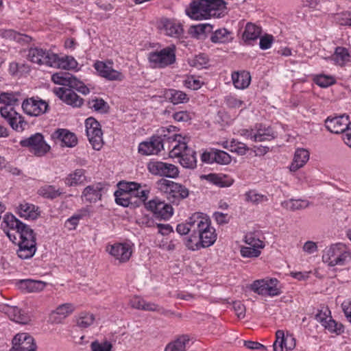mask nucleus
I'll return each instance as SVG.
<instances>
[{
  "label": "nucleus",
  "mask_w": 351,
  "mask_h": 351,
  "mask_svg": "<svg viewBox=\"0 0 351 351\" xmlns=\"http://www.w3.org/2000/svg\"><path fill=\"white\" fill-rule=\"evenodd\" d=\"M36 349L34 338L28 333L22 332L14 337L10 351H36Z\"/></svg>",
  "instance_id": "14"
},
{
  "label": "nucleus",
  "mask_w": 351,
  "mask_h": 351,
  "mask_svg": "<svg viewBox=\"0 0 351 351\" xmlns=\"http://www.w3.org/2000/svg\"><path fill=\"white\" fill-rule=\"evenodd\" d=\"M213 26L210 24H199L193 25L189 30V34L194 38L204 39L207 33L212 32Z\"/></svg>",
  "instance_id": "33"
},
{
  "label": "nucleus",
  "mask_w": 351,
  "mask_h": 351,
  "mask_svg": "<svg viewBox=\"0 0 351 351\" xmlns=\"http://www.w3.org/2000/svg\"><path fill=\"white\" fill-rule=\"evenodd\" d=\"M244 241L247 246L250 247L256 248L258 247L261 249H263L265 247L263 241L257 238L253 233L247 234L245 237Z\"/></svg>",
  "instance_id": "52"
},
{
  "label": "nucleus",
  "mask_w": 351,
  "mask_h": 351,
  "mask_svg": "<svg viewBox=\"0 0 351 351\" xmlns=\"http://www.w3.org/2000/svg\"><path fill=\"white\" fill-rule=\"evenodd\" d=\"M157 188L161 192L166 193L167 198L173 204L188 197V189L178 183L166 179H160L156 183Z\"/></svg>",
  "instance_id": "6"
},
{
  "label": "nucleus",
  "mask_w": 351,
  "mask_h": 351,
  "mask_svg": "<svg viewBox=\"0 0 351 351\" xmlns=\"http://www.w3.org/2000/svg\"><path fill=\"white\" fill-rule=\"evenodd\" d=\"M54 93L65 104L73 108L81 107L84 100L71 88H56Z\"/></svg>",
  "instance_id": "16"
},
{
  "label": "nucleus",
  "mask_w": 351,
  "mask_h": 351,
  "mask_svg": "<svg viewBox=\"0 0 351 351\" xmlns=\"http://www.w3.org/2000/svg\"><path fill=\"white\" fill-rule=\"evenodd\" d=\"M179 175V171L178 167L173 165L166 162V168L165 170V176L164 177H167L170 178H176Z\"/></svg>",
  "instance_id": "61"
},
{
  "label": "nucleus",
  "mask_w": 351,
  "mask_h": 351,
  "mask_svg": "<svg viewBox=\"0 0 351 351\" xmlns=\"http://www.w3.org/2000/svg\"><path fill=\"white\" fill-rule=\"evenodd\" d=\"M91 351H112V344L107 340H95L90 345Z\"/></svg>",
  "instance_id": "47"
},
{
  "label": "nucleus",
  "mask_w": 351,
  "mask_h": 351,
  "mask_svg": "<svg viewBox=\"0 0 351 351\" xmlns=\"http://www.w3.org/2000/svg\"><path fill=\"white\" fill-rule=\"evenodd\" d=\"M119 191L123 193H127L129 195L133 196L134 191L140 186L137 182H119Z\"/></svg>",
  "instance_id": "57"
},
{
  "label": "nucleus",
  "mask_w": 351,
  "mask_h": 351,
  "mask_svg": "<svg viewBox=\"0 0 351 351\" xmlns=\"http://www.w3.org/2000/svg\"><path fill=\"white\" fill-rule=\"evenodd\" d=\"M149 61L154 67L164 68L176 62V47L171 45L160 51L151 52L148 57Z\"/></svg>",
  "instance_id": "7"
},
{
  "label": "nucleus",
  "mask_w": 351,
  "mask_h": 351,
  "mask_svg": "<svg viewBox=\"0 0 351 351\" xmlns=\"http://www.w3.org/2000/svg\"><path fill=\"white\" fill-rule=\"evenodd\" d=\"M53 68L69 70L77 66L76 60L71 56L60 58L57 54L53 56Z\"/></svg>",
  "instance_id": "31"
},
{
  "label": "nucleus",
  "mask_w": 351,
  "mask_h": 351,
  "mask_svg": "<svg viewBox=\"0 0 351 351\" xmlns=\"http://www.w3.org/2000/svg\"><path fill=\"white\" fill-rule=\"evenodd\" d=\"M274 42V37L271 35L266 34L260 38V48L263 50L269 49Z\"/></svg>",
  "instance_id": "62"
},
{
  "label": "nucleus",
  "mask_w": 351,
  "mask_h": 351,
  "mask_svg": "<svg viewBox=\"0 0 351 351\" xmlns=\"http://www.w3.org/2000/svg\"><path fill=\"white\" fill-rule=\"evenodd\" d=\"M145 206L147 210L153 213L156 217L161 219H168L173 213L172 206L158 198L149 200L145 204Z\"/></svg>",
  "instance_id": "10"
},
{
  "label": "nucleus",
  "mask_w": 351,
  "mask_h": 351,
  "mask_svg": "<svg viewBox=\"0 0 351 351\" xmlns=\"http://www.w3.org/2000/svg\"><path fill=\"white\" fill-rule=\"evenodd\" d=\"M334 19L340 25L351 26V12H350L337 13L334 16Z\"/></svg>",
  "instance_id": "55"
},
{
  "label": "nucleus",
  "mask_w": 351,
  "mask_h": 351,
  "mask_svg": "<svg viewBox=\"0 0 351 351\" xmlns=\"http://www.w3.org/2000/svg\"><path fill=\"white\" fill-rule=\"evenodd\" d=\"M45 286L46 283L40 280L26 279L21 280L19 282V289L27 293L38 292L43 291Z\"/></svg>",
  "instance_id": "27"
},
{
  "label": "nucleus",
  "mask_w": 351,
  "mask_h": 351,
  "mask_svg": "<svg viewBox=\"0 0 351 351\" xmlns=\"http://www.w3.org/2000/svg\"><path fill=\"white\" fill-rule=\"evenodd\" d=\"M322 326L330 332H335L339 335L343 332V327L341 324L336 322L332 319V317L326 321Z\"/></svg>",
  "instance_id": "51"
},
{
  "label": "nucleus",
  "mask_w": 351,
  "mask_h": 351,
  "mask_svg": "<svg viewBox=\"0 0 351 351\" xmlns=\"http://www.w3.org/2000/svg\"><path fill=\"white\" fill-rule=\"evenodd\" d=\"M322 260L329 266H342L351 260V252L343 243H336L325 249Z\"/></svg>",
  "instance_id": "5"
},
{
  "label": "nucleus",
  "mask_w": 351,
  "mask_h": 351,
  "mask_svg": "<svg viewBox=\"0 0 351 351\" xmlns=\"http://www.w3.org/2000/svg\"><path fill=\"white\" fill-rule=\"evenodd\" d=\"M245 200L253 204L257 205L262 202H267L268 198L266 195L258 193L255 191H250L245 195Z\"/></svg>",
  "instance_id": "46"
},
{
  "label": "nucleus",
  "mask_w": 351,
  "mask_h": 351,
  "mask_svg": "<svg viewBox=\"0 0 351 351\" xmlns=\"http://www.w3.org/2000/svg\"><path fill=\"white\" fill-rule=\"evenodd\" d=\"M223 0H193L186 9V14L192 19L203 20L210 17H221L226 12Z\"/></svg>",
  "instance_id": "2"
},
{
  "label": "nucleus",
  "mask_w": 351,
  "mask_h": 351,
  "mask_svg": "<svg viewBox=\"0 0 351 351\" xmlns=\"http://www.w3.org/2000/svg\"><path fill=\"white\" fill-rule=\"evenodd\" d=\"M276 340L273 347L274 351H283L285 348L287 350H293L295 346V340L292 337H285L283 330H278L276 332Z\"/></svg>",
  "instance_id": "22"
},
{
  "label": "nucleus",
  "mask_w": 351,
  "mask_h": 351,
  "mask_svg": "<svg viewBox=\"0 0 351 351\" xmlns=\"http://www.w3.org/2000/svg\"><path fill=\"white\" fill-rule=\"evenodd\" d=\"M210 40L215 44H226L233 40L232 34L226 28L215 30L210 36Z\"/></svg>",
  "instance_id": "29"
},
{
  "label": "nucleus",
  "mask_w": 351,
  "mask_h": 351,
  "mask_svg": "<svg viewBox=\"0 0 351 351\" xmlns=\"http://www.w3.org/2000/svg\"><path fill=\"white\" fill-rule=\"evenodd\" d=\"M232 80L234 86L238 89L247 88L250 83L251 76L248 72H234L232 74Z\"/></svg>",
  "instance_id": "32"
},
{
  "label": "nucleus",
  "mask_w": 351,
  "mask_h": 351,
  "mask_svg": "<svg viewBox=\"0 0 351 351\" xmlns=\"http://www.w3.org/2000/svg\"><path fill=\"white\" fill-rule=\"evenodd\" d=\"M51 80L56 84L68 86L70 88L75 86L77 78L67 72H58L51 75Z\"/></svg>",
  "instance_id": "28"
},
{
  "label": "nucleus",
  "mask_w": 351,
  "mask_h": 351,
  "mask_svg": "<svg viewBox=\"0 0 351 351\" xmlns=\"http://www.w3.org/2000/svg\"><path fill=\"white\" fill-rule=\"evenodd\" d=\"M147 168L152 174L164 177L166 162L161 161H151L148 163Z\"/></svg>",
  "instance_id": "44"
},
{
  "label": "nucleus",
  "mask_w": 351,
  "mask_h": 351,
  "mask_svg": "<svg viewBox=\"0 0 351 351\" xmlns=\"http://www.w3.org/2000/svg\"><path fill=\"white\" fill-rule=\"evenodd\" d=\"M350 54L348 50L344 47H338L335 49V52L332 56L335 62L339 65L343 66L349 61Z\"/></svg>",
  "instance_id": "43"
},
{
  "label": "nucleus",
  "mask_w": 351,
  "mask_h": 351,
  "mask_svg": "<svg viewBox=\"0 0 351 351\" xmlns=\"http://www.w3.org/2000/svg\"><path fill=\"white\" fill-rule=\"evenodd\" d=\"M20 145L22 147H30L32 152L36 156H43L50 149L40 133H36L26 139L21 140Z\"/></svg>",
  "instance_id": "12"
},
{
  "label": "nucleus",
  "mask_w": 351,
  "mask_h": 351,
  "mask_svg": "<svg viewBox=\"0 0 351 351\" xmlns=\"http://www.w3.org/2000/svg\"><path fill=\"white\" fill-rule=\"evenodd\" d=\"M85 125L86 135L93 148L95 150H100L104 141L99 123L94 118L90 117L86 120Z\"/></svg>",
  "instance_id": "8"
},
{
  "label": "nucleus",
  "mask_w": 351,
  "mask_h": 351,
  "mask_svg": "<svg viewBox=\"0 0 351 351\" xmlns=\"http://www.w3.org/2000/svg\"><path fill=\"white\" fill-rule=\"evenodd\" d=\"M189 342L187 336L182 335L174 341L169 343L165 351H186V345Z\"/></svg>",
  "instance_id": "41"
},
{
  "label": "nucleus",
  "mask_w": 351,
  "mask_h": 351,
  "mask_svg": "<svg viewBox=\"0 0 351 351\" xmlns=\"http://www.w3.org/2000/svg\"><path fill=\"white\" fill-rule=\"evenodd\" d=\"M95 320V316L92 313L83 312L81 313L77 319V325L80 328H87L90 326Z\"/></svg>",
  "instance_id": "45"
},
{
  "label": "nucleus",
  "mask_w": 351,
  "mask_h": 351,
  "mask_svg": "<svg viewBox=\"0 0 351 351\" xmlns=\"http://www.w3.org/2000/svg\"><path fill=\"white\" fill-rule=\"evenodd\" d=\"M165 97L173 104L187 102L189 100L186 93L173 89L167 90L165 93Z\"/></svg>",
  "instance_id": "37"
},
{
  "label": "nucleus",
  "mask_w": 351,
  "mask_h": 351,
  "mask_svg": "<svg viewBox=\"0 0 351 351\" xmlns=\"http://www.w3.org/2000/svg\"><path fill=\"white\" fill-rule=\"evenodd\" d=\"M163 148L161 137H152L150 141L141 143L138 146V152L143 155L157 154Z\"/></svg>",
  "instance_id": "20"
},
{
  "label": "nucleus",
  "mask_w": 351,
  "mask_h": 351,
  "mask_svg": "<svg viewBox=\"0 0 351 351\" xmlns=\"http://www.w3.org/2000/svg\"><path fill=\"white\" fill-rule=\"evenodd\" d=\"M0 311L6 314L11 320L21 324H27L30 322L29 317L22 313L21 311L16 306L3 304L0 305Z\"/></svg>",
  "instance_id": "18"
},
{
  "label": "nucleus",
  "mask_w": 351,
  "mask_h": 351,
  "mask_svg": "<svg viewBox=\"0 0 351 351\" xmlns=\"http://www.w3.org/2000/svg\"><path fill=\"white\" fill-rule=\"evenodd\" d=\"M233 308L236 313L237 316L239 319H243L245 316V306L241 302H234Z\"/></svg>",
  "instance_id": "63"
},
{
  "label": "nucleus",
  "mask_w": 351,
  "mask_h": 351,
  "mask_svg": "<svg viewBox=\"0 0 351 351\" xmlns=\"http://www.w3.org/2000/svg\"><path fill=\"white\" fill-rule=\"evenodd\" d=\"M350 123L348 117L341 115L332 119L328 118L325 121L326 128L332 133H345Z\"/></svg>",
  "instance_id": "19"
},
{
  "label": "nucleus",
  "mask_w": 351,
  "mask_h": 351,
  "mask_svg": "<svg viewBox=\"0 0 351 351\" xmlns=\"http://www.w3.org/2000/svg\"><path fill=\"white\" fill-rule=\"evenodd\" d=\"M18 101L19 99L13 93H1L0 95V103L4 104L5 106L1 107L0 113L13 130L17 132H23L28 126V123L25 121L21 114L14 109L13 106Z\"/></svg>",
  "instance_id": "4"
},
{
  "label": "nucleus",
  "mask_w": 351,
  "mask_h": 351,
  "mask_svg": "<svg viewBox=\"0 0 351 351\" xmlns=\"http://www.w3.org/2000/svg\"><path fill=\"white\" fill-rule=\"evenodd\" d=\"M112 61H96L94 63V68L98 75L109 81H121L124 78L123 73L117 71L112 67Z\"/></svg>",
  "instance_id": "11"
},
{
  "label": "nucleus",
  "mask_w": 351,
  "mask_h": 351,
  "mask_svg": "<svg viewBox=\"0 0 351 351\" xmlns=\"http://www.w3.org/2000/svg\"><path fill=\"white\" fill-rule=\"evenodd\" d=\"M193 229H196L195 234L190 236L186 243L189 250H195L199 247H207L215 242V229L211 226L210 219L202 213H200L199 221L194 224Z\"/></svg>",
  "instance_id": "3"
},
{
  "label": "nucleus",
  "mask_w": 351,
  "mask_h": 351,
  "mask_svg": "<svg viewBox=\"0 0 351 351\" xmlns=\"http://www.w3.org/2000/svg\"><path fill=\"white\" fill-rule=\"evenodd\" d=\"M3 222L6 227L10 229V230H7L5 227L3 228L4 232L10 241L15 243L16 240V235L12 231H15L20 237L18 243V256L21 259L32 258L36 252V239L34 230L13 215H6L3 218Z\"/></svg>",
  "instance_id": "1"
},
{
  "label": "nucleus",
  "mask_w": 351,
  "mask_h": 351,
  "mask_svg": "<svg viewBox=\"0 0 351 351\" xmlns=\"http://www.w3.org/2000/svg\"><path fill=\"white\" fill-rule=\"evenodd\" d=\"M74 311V307L72 304L65 303L58 306L56 309L52 312L50 316V319L52 323L60 324L69 315L72 313Z\"/></svg>",
  "instance_id": "24"
},
{
  "label": "nucleus",
  "mask_w": 351,
  "mask_h": 351,
  "mask_svg": "<svg viewBox=\"0 0 351 351\" xmlns=\"http://www.w3.org/2000/svg\"><path fill=\"white\" fill-rule=\"evenodd\" d=\"M52 137L61 143V146L73 147L77 144V138L74 133L66 129H58L52 134Z\"/></svg>",
  "instance_id": "21"
},
{
  "label": "nucleus",
  "mask_w": 351,
  "mask_h": 351,
  "mask_svg": "<svg viewBox=\"0 0 351 351\" xmlns=\"http://www.w3.org/2000/svg\"><path fill=\"white\" fill-rule=\"evenodd\" d=\"M214 162L219 164L226 165L231 162L230 156L226 152L215 149L214 150Z\"/></svg>",
  "instance_id": "53"
},
{
  "label": "nucleus",
  "mask_w": 351,
  "mask_h": 351,
  "mask_svg": "<svg viewBox=\"0 0 351 351\" xmlns=\"http://www.w3.org/2000/svg\"><path fill=\"white\" fill-rule=\"evenodd\" d=\"M179 162L184 168H195L197 162L195 152L193 149L189 148L180 158Z\"/></svg>",
  "instance_id": "36"
},
{
  "label": "nucleus",
  "mask_w": 351,
  "mask_h": 351,
  "mask_svg": "<svg viewBox=\"0 0 351 351\" xmlns=\"http://www.w3.org/2000/svg\"><path fill=\"white\" fill-rule=\"evenodd\" d=\"M49 105L45 101L34 97L26 99L22 103L24 112L32 117H38L45 113Z\"/></svg>",
  "instance_id": "13"
},
{
  "label": "nucleus",
  "mask_w": 351,
  "mask_h": 351,
  "mask_svg": "<svg viewBox=\"0 0 351 351\" xmlns=\"http://www.w3.org/2000/svg\"><path fill=\"white\" fill-rule=\"evenodd\" d=\"M309 160V152L304 148H298L295 150L293 160L289 167L291 171H295L302 168Z\"/></svg>",
  "instance_id": "25"
},
{
  "label": "nucleus",
  "mask_w": 351,
  "mask_h": 351,
  "mask_svg": "<svg viewBox=\"0 0 351 351\" xmlns=\"http://www.w3.org/2000/svg\"><path fill=\"white\" fill-rule=\"evenodd\" d=\"M230 147L231 152H235L241 156L245 155L246 152L249 149L248 147L245 143L236 140H232L230 142Z\"/></svg>",
  "instance_id": "56"
},
{
  "label": "nucleus",
  "mask_w": 351,
  "mask_h": 351,
  "mask_svg": "<svg viewBox=\"0 0 351 351\" xmlns=\"http://www.w3.org/2000/svg\"><path fill=\"white\" fill-rule=\"evenodd\" d=\"M261 29L260 27L251 23H247L245 31L243 34V38L245 42L248 40H254L260 37Z\"/></svg>",
  "instance_id": "40"
},
{
  "label": "nucleus",
  "mask_w": 351,
  "mask_h": 351,
  "mask_svg": "<svg viewBox=\"0 0 351 351\" xmlns=\"http://www.w3.org/2000/svg\"><path fill=\"white\" fill-rule=\"evenodd\" d=\"M38 193L44 197L53 199L59 196L61 192H60L58 189L56 190L55 187L51 185H45L38 190Z\"/></svg>",
  "instance_id": "49"
},
{
  "label": "nucleus",
  "mask_w": 351,
  "mask_h": 351,
  "mask_svg": "<svg viewBox=\"0 0 351 351\" xmlns=\"http://www.w3.org/2000/svg\"><path fill=\"white\" fill-rule=\"evenodd\" d=\"M106 252L121 263L129 261L132 253L128 245L119 243L108 245L106 247Z\"/></svg>",
  "instance_id": "17"
},
{
  "label": "nucleus",
  "mask_w": 351,
  "mask_h": 351,
  "mask_svg": "<svg viewBox=\"0 0 351 351\" xmlns=\"http://www.w3.org/2000/svg\"><path fill=\"white\" fill-rule=\"evenodd\" d=\"M278 283L276 278L258 280L251 285V289L258 295L276 296L280 294Z\"/></svg>",
  "instance_id": "9"
},
{
  "label": "nucleus",
  "mask_w": 351,
  "mask_h": 351,
  "mask_svg": "<svg viewBox=\"0 0 351 351\" xmlns=\"http://www.w3.org/2000/svg\"><path fill=\"white\" fill-rule=\"evenodd\" d=\"M261 248L253 247L250 246H242L241 247V254L243 257L256 258L260 256Z\"/></svg>",
  "instance_id": "54"
},
{
  "label": "nucleus",
  "mask_w": 351,
  "mask_h": 351,
  "mask_svg": "<svg viewBox=\"0 0 351 351\" xmlns=\"http://www.w3.org/2000/svg\"><path fill=\"white\" fill-rule=\"evenodd\" d=\"M20 217L26 219H36L39 216L38 208L34 204L23 203L19 207Z\"/></svg>",
  "instance_id": "34"
},
{
  "label": "nucleus",
  "mask_w": 351,
  "mask_h": 351,
  "mask_svg": "<svg viewBox=\"0 0 351 351\" xmlns=\"http://www.w3.org/2000/svg\"><path fill=\"white\" fill-rule=\"evenodd\" d=\"M84 169H76L73 173H70L66 179V183L69 186L81 184L86 180Z\"/></svg>",
  "instance_id": "42"
},
{
  "label": "nucleus",
  "mask_w": 351,
  "mask_h": 351,
  "mask_svg": "<svg viewBox=\"0 0 351 351\" xmlns=\"http://www.w3.org/2000/svg\"><path fill=\"white\" fill-rule=\"evenodd\" d=\"M159 28L166 35L173 38H180L183 34L182 25L169 19L161 20Z\"/></svg>",
  "instance_id": "23"
},
{
  "label": "nucleus",
  "mask_w": 351,
  "mask_h": 351,
  "mask_svg": "<svg viewBox=\"0 0 351 351\" xmlns=\"http://www.w3.org/2000/svg\"><path fill=\"white\" fill-rule=\"evenodd\" d=\"M201 82L193 77H189L184 80V86L192 90H197L201 87Z\"/></svg>",
  "instance_id": "64"
},
{
  "label": "nucleus",
  "mask_w": 351,
  "mask_h": 351,
  "mask_svg": "<svg viewBox=\"0 0 351 351\" xmlns=\"http://www.w3.org/2000/svg\"><path fill=\"white\" fill-rule=\"evenodd\" d=\"M102 189L103 186L101 183L89 185L84 189L82 197L86 202H95L101 199Z\"/></svg>",
  "instance_id": "26"
},
{
  "label": "nucleus",
  "mask_w": 351,
  "mask_h": 351,
  "mask_svg": "<svg viewBox=\"0 0 351 351\" xmlns=\"http://www.w3.org/2000/svg\"><path fill=\"white\" fill-rule=\"evenodd\" d=\"M206 178L210 182L218 186L219 187H228L233 183V180L228 178V176L223 175H217L214 173L208 174Z\"/></svg>",
  "instance_id": "39"
},
{
  "label": "nucleus",
  "mask_w": 351,
  "mask_h": 351,
  "mask_svg": "<svg viewBox=\"0 0 351 351\" xmlns=\"http://www.w3.org/2000/svg\"><path fill=\"white\" fill-rule=\"evenodd\" d=\"M88 105L90 108L97 112L101 113L107 112L108 105L102 99L95 98L90 99L88 101Z\"/></svg>",
  "instance_id": "48"
},
{
  "label": "nucleus",
  "mask_w": 351,
  "mask_h": 351,
  "mask_svg": "<svg viewBox=\"0 0 351 351\" xmlns=\"http://www.w3.org/2000/svg\"><path fill=\"white\" fill-rule=\"evenodd\" d=\"M335 80L331 76L320 75L315 78V83L320 87L326 88L335 84Z\"/></svg>",
  "instance_id": "59"
},
{
  "label": "nucleus",
  "mask_w": 351,
  "mask_h": 351,
  "mask_svg": "<svg viewBox=\"0 0 351 351\" xmlns=\"http://www.w3.org/2000/svg\"><path fill=\"white\" fill-rule=\"evenodd\" d=\"M116 202L117 204L121 205L124 207L128 206L131 202L132 196L129 195L127 193H123L121 191H116L115 193Z\"/></svg>",
  "instance_id": "58"
},
{
  "label": "nucleus",
  "mask_w": 351,
  "mask_h": 351,
  "mask_svg": "<svg viewBox=\"0 0 351 351\" xmlns=\"http://www.w3.org/2000/svg\"><path fill=\"white\" fill-rule=\"evenodd\" d=\"M199 215L200 213H194L186 223L178 224L176 228L177 232L181 235L188 233H191V236L195 234L196 229H193V226L199 221Z\"/></svg>",
  "instance_id": "30"
},
{
  "label": "nucleus",
  "mask_w": 351,
  "mask_h": 351,
  "mask_svg": "<svg viewBox=\"0 0 351 351\" xmlns=\"http://www.w3.org/2000/svg\"><path fill=\"white\" fill-rule=\"evenodd\" d=\"M53 56H56V53L50 51L39 48H31L28 51L27 58L34 63L53 67Z\"/></svg>",
  "instance_id": "15"
},
{
  "label": "nucleus",
  "mask_w": 351,
  "mask_h": 351,
  "mask_svg": "<svg viewBox=\"0 0 351 351\" xmlns=\"http://www.w3.org/2000/svg\"><path fill=\"white\" fill-rule=\"evenodd\" d=\"M188 149L189 147L185 142L178 140V143L170 151L169 156L171 158L177 157L180 158Z\"/></svg>",
  "instance_id": "50"
},
{
  "label": "nucleus",
  "mask_w": 351,
  "mask_h": 351,
  "mask_svg": "<svg viewBox=\"0 0 351 351\" xmlns=\"http://www.w3.org/2000/svg\"><path fill=\"white\" fill-rule=\"evenodd\" d=\"M281 205L287 210L295 211L307 208L309 205V202L306 199H290L282 202Z\"/></svg>",
  "instance_id": "35"
},
{
  "label": "nucleus",
  "mask_w": 351,
  "mask_h": 351,
  "mask_svg": "<svg viewBox=\"0 0 351 351\" xmlns=\"http://www.w3.org/2000/svg\"><path fill=\"white\" fill-rule=\"evenodd\" d=\"M273 138H274V135L270 128H259L254 135H251V141L254 142L271 141Z\"/></svg>",
  "instance_id": "38"
},
{
  "label": "nucleus",
  "mask_w": 351,
  "mask_h": 351,
  "mask_svg": "<svg viewBox=\"0 0 351 351\" xmlns=\"http://www.w3.org/2000/svg\"><path fill=\"white\" fill-rule=\"evenodd\" d=\"M150 193L149 188L145 186V188L143 189L141 185L134 191V195L132 197H136L139 199L140 201L145 204V201L148 198L149 194Z\"/></svg>",
  "instance_id": "60"
}]
</instances>
